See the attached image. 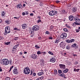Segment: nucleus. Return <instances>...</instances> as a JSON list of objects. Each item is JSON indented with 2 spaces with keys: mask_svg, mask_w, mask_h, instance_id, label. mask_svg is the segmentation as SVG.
Instances as JSON below:
<instances>
[{
  "mask_svg": "<svg viewBox=\"0 0 80 80\" xmlns=\"http://www.w3.org/2000/svg\"><path fill=\"white\" fill-rule=\"evenodd\" d=\"M10 43H11V42H4V43L5 45H8L10 44Z\"/></svg>",
  "mask_w": 80,
  "mask_h": 80,
  "instance_id": "nucleus-28",
  "label": "nucleus"
},
{
  "mask_svg": "<svg viewBox=\"0 0 80 80\" xmlns=\"http://www.w3.org/2000/svg\"><path fill=\"white\" fill-rule=\"evenodd\" d=\"M35 48H37V49L40 48V47L38 46V45H36L35 46Z\"/></svg>",
  "mask_w": 80,
  "mask_h": 80,
  "instance_id": "nucleus-37",
  "label": "nucleus"
},
{
  "mask_svg": "<svg viewBox=\"0 0 80 80\" xmlns=\"http://www.w3.org/2000/svg\"><path fill=\"white\" fill-rule=\"evenodd\" d=\"M48 53L50 55H53V52H52L50 51H48Z\"/></svg>",
  "mask_w": 80,
  "mask_h": 80,
  "instance_id": "nucleus-36",
  "label": "nucleus"
},
{
  "mask_svg": "<svg viewBox=\"0 0 80 80\" xmlns=\"http://www.w3.org/2000/svg\"><path fill=\"white\" fill-rule=\"evenodd\" d=\"M56 3H60V2L58 0H57L56 1Z\"/></svg>",
  "mask_w": 80,
  "mask_h": 80,
  "instance_id": "nucleus-52",
  "label": "nucleus"
},
{
  "mask_svg": "<svg viewBox=\"0 0 80 80\" xmlns=\"http://www.w3.org/2000/svg\"><path fill=\"white\" fill-rule=\"evenodd\" d=\"M27 52H24V54H27Z\"/></svg>",
  "mask_w": 80,
  "mask_h": 80,
  "instance_id": "nucleus-62",
  "label": "nucleus"
},
{
  "mask_svg": "<svg viewBox=\"0 0 80 80\" xmlns=\"http://www.w3.org/2000/svg\"><path fill=\"white\" fill-rule=\"evenodd\" d=\"M76 32H80V29H76Z\"/></svg>",
  "mask_w": 80,
  "mask_h": 80,
  "instance_id": "nucleus-51",
  "label": "nucleus"
},
{
  "mask_svg": "<svg viewBox=\"0 0 80 80\" xmlns=\"http://www.w3.org/2000/svg\"><path fill=\"white\" fill-rule=\"evenodd\" d=\"M75 24H76V25H80V23H78V22H75Z\"/></svg>",
  "mask_w": 80,
  "mask_h": 80,
  "instance_id": "nucleus-45",
  "label": "nucleus"
},
{
  "mask_svg": "<svg viewBox=\"0 0 80 80\" xmlns=\"http://www.w3.org/2000/svg\"><path fill=\"white\" fill-rule=\"evenodd\" d=\"M2 19H0V23H2Z\"/></svg>",
  "mask_w": 80,
  "mask_h": 80,
  "instance_id": "nucleus-63",
  "label": "nucleus"
},
{
  "mask_svg": "<svg viewBox=\"0 0 80 80\" xmlns=\"http://www.w3.org/2000/svg\"><path fill=\"white\" fill-rule=\"evenodd\" d=\"M75 41V40L73 39H71L70 40L69 39H67L66 40V42H67V43H72V42H73Z\"/></svg>",
  "mask_w": 80,
  "mask_h": 80,
  "instance_id": "nucleus-11",
  "label": "nucleus"
},
{
  "mask_svg": "<svg viewBox=\"0 0 80 80\" xmlns=\"http://www.w3.org/2000/svg\"><path fill=\"white\" fill-rule=\"evenodd\" d=\"M60 41V38H57L56 40L55 41V43H58Z\"/></svg>",
  "mask_w": 80,
  "mask_h": 80,
  "instance_id": "nucleus-16",
  "label": "nucleus"
},
{
  "mask_svg": "<svg viewBox=\"0 0 80 80\" xmlns=\"http://www.w3.org/2000/svg\"><path fill=\"white\" fill-rule=\"evenodd\" d=\"M72 48H74L75 49H77L78 48V47L77 45V44L76 43H74L71 46Z\"/></svg>",
  "mask_w": 80,
  "mask_h": 80,
  "instance_id": "nucleus-10",
  "label": "nucleus"
},
{
  "mask_svg": "<svg viewBox=\"0 0 80 80\" xmlns=\"http://www.w3.org/2000/svg\"><path fill=\"white\" fill-rule=\"evenodd\" d=\"M30 16H33V13H31L30 14Z\"/></svg>",
  "mask_w": 80,
  "mask_h": 80,
  "instance_id": "nucleus-56",
  "label": "nucleus"
},
{
  "mask_svg": "<svg viewBox=\"0 0 80 80\" xmlns=\"http://www.w3.org/2000/svg\"><path fill=\"white\" fill-rule=\"evenodd\" d=\"M38 18H39V19H40V18H40V16H38Z\"/></svg>",
  "mask_w": 80,
  "mask_h": 80,
  "instance_id": "nucleus-64",
  "label": "nucleus"
},
{
  "mask_svg": "<svg viewBox=\"0 0 80 80\" xmlns=\"http://www.w3.org/2000/svg\"><path fill=\"white\" fill-rule=\"evenodd\" d=\"M17 28H13V30H17Z\"/></svg>",
  "mask_w": 80,
  "mask_h": 80,
  "instance_id": "nucleus-59",
  "label": "nucleus"
},
{
  "mask_svg": "<svg viewBox=\"0 0 80 80\" xmlns=\"http://www.w3.org/2000/svg\"><path fill=\"white\" fill-rule=\"evenodd\" d=\"M61 77H65V74L64 73H62L60 75Z\"/></svg>",
  "mask_w": 80,
  "mask_h": 80,
  "instance_id": "nucleus-44",
  "label": "nucleus"
},
{
  "mask_svg": "<svg viewBox=\"0 0 80 80\" xmlns=\"http://www.w3.org/2000/svg\"><path fill=\"white\" fill-rule=\"evenodd\" d=\"M79 70H80V69H76V68H74L73 70V71H74V72H78V71H79Z\"/></svg>",
  "mask_w": 80,
  "mask_h": 80,
  "instance_id": "nucleus-30",
  "label": "nucleus"
},
{
  "mask_svg": "<svg viewBox=\"0 0 80 80\" xmlns=\"http://www.w3.org/2000/svg\"><path fill=\"white\" fill-rule=\"evenodd\" d=\"M70 48H71V46L70 45H68L66 46V48L67 50H70Z\"/></svg>",
  "mask_w": 80,
  "mask_h": 80,
  "instance_id": "nucleus-20",
  "label": "nucleus"
},
{
  "mask_svg": "<svg viewBox=\"0 0 80 80\" xmlns=\"http://www.w3.org/2000/svg\"><path fill=\"white\" fill-rule=\"evenodd\" d=\"M74 20H75V21H76V22H80V19H79V18H75Z\"/></svg>",
  "mask_w": 80,
  "mask_h": 80,
  "instance_id": "nucleus-23",
  "label": "nucleus"
},
{
  "mask_svg": "<svg viewBox=\"0 0 80 80\" xmlns=\"http://www.w3.org/2000/svg\"><path fill=\"white\" fill-rule=\"evenodd\" d=\"M44 78V77L43 76H42L39 78H38L37 79V80H42V79H43Z\"/></svg>",
  "mask_w": 80,
  "mask_h": 80,
  "instance_id": "nucleus-22",
  "label": "nucleus"
},
{
  "mask_svg": "<svg viewBox=\"0 0 80 80\" xmlns=\"http://www.w3.org/2000/svg\"><path fill=\"white\" fill-rule=\"evenodd\" d=\"M32 75H33V76H36V73H33Z\"/></svg>",
  "mask_w": 80,
  "mask_h": 80,
  "instance_id": "nucleus-53",
  "label": "nucleus"
},
{
  "mask_svg": "<svg viewBox=\"0 0 80 80\" xmlns=\"http://www.w3.org/2000/svg\"><path fill=\"white\" fill-rule=\"evenodd\" d=\"M43 72H41L38 73V76H41V75H43Z\"/></svg>",
  "mask_w": 80,
  "mask_h": 80,
  "instance_id": "nucleus-25",
  "label": "nucleus"
},
{
  "mask_svg": "<svg viewBox=\"0 0 80 80\" xmlns=\"http://www.w3.org/2000/svg\"><path fill=\"white\" fill-rule=\"evenodd\" d=\"M19 54L20 55H23V52H19Z\"/></svg>",
  "mask_w": 80,
  "mask_h": 80,
  "instance_id": "nucleus-50",
  "label": "nucleus"
},
{
  "mask_svg": "<svg viewBox=\"0 0 80 80\" xmlns=\"http://www.w3.org/2000/svg\"><path fill=\"white\" fill-rule=\"evenodd\" d=\"M2 71L3 70H2V67H0V72H2Z\"/></svg>",
  "mask_w": 80,
  "mask_h": 80,
  "instance_id": "nucleus-46",
  "label": "nucleus"
},
{
  "mask_svg": "<svg viewBox=\"0 0 80 80\" xmlns=\"http://www.w3.org/2000/svg\"><path fill=\"white\" fill-rule=\"evenodd\" d=\"M25 12H23L22 13V15H25Z\"/></svg>",
  "mask_w": 80,
  "mask_h": 80,
  "instance_id": "nucleus-57",
  "label": "nucleus"
},
{
  "mask_svg": "<svg viewBox=\"0 0 80 80\" xmlns=\"http://www.w3.org/2000/svg\"><path fill=\"white\" fill-rule=\"evenodd\" d=\"M67 27H68V28H70V26H69L68 25L67 26Z\"/></svg>",
  "mask_w": 80,
  "mask_h": 80,
  "instance_id": "nucleus-60",
  "label": "nucleus"
},
{
  "mask_svg": "<svg viewBox=\"0 0 80 80\" xmlns=\"http://www.w3.org/2000/svg\"><path fill=\"white\" fill-rule=\"evenodd\" d=\"M67 33L65 32H63L60 35V38H63V39H64V38H65L66 37H67Z\"/></svg>",
  "mask_w": 80,
  "mask_h": 80,
  "instance_id": "nucleus-4",
  "label": "nucleus"
},
{
  "mask_svg": "<svg viewBox=\"0 0 80 80\" xmlns=\"http://www.w3.org/2000/svg\"><path fill=\"white\" fill-rule=\"evenodd\" d=\"M76 11H77V8H72V12H75Z\"/></svg>",
  "mask_w": 80,
  "mask_h": 80,
  "instance_id": "nucleus-26",
  "label": "nucleus"
},
{
  "mask_svg": "<svg viewBox=\"0 0 80 80\" xmlns=\"http://www.w3.org/2000/svg\"><path fill=\"white\" fill-rule=\"evenodd\" d=\"M5 13L4 11H3L2 12V18H5Z\"/></svg>",
  "mask_w": 80,
  "mask_h": 80,
  "instance_id": "nucleus-21",
  "label": "nucleus"
},
{
  "mask_svg": "<svg viewBox=\"0 0 80 80\" xmlns=\"http://www.w3.org/2000/svg\"><path fill=\"white\" fill-rule=\"evenodd\" d=\"M10 22H11L10 21H8V20L6 21V22L7 23V24H10Z\"/></svg>",
  "mask_w": 80,
  "mask_h": 80,
  "instance_id": "nucleus-35",
  "label": "nucleus"
},
{
  "mask_svg": "<svg viewBox=\"0 0 80 80\" xmlns=\"http://www.w3.org/2000/svg\"><path fill=\"white\" fill-rule=\"evenodd\" d=\"M13 72L14 74H17L18 73V68L17 67H15L13 68Z\"/></svg>",
  "mask_w": 80,
  "mask_h": 80,
  "instance_id": "nucleus-6",
  "label": "nucleus"
},
{
  "mask_svg": "<svg viewBox=\"0 0 80 80\" xmlns=\"http://www.w3.org/2000/svg\"><path fill=\"white\" fill-rule=\"evenodd\" d=\"M63 30L65 32H68V29H67V28H64L63 29Z\"/></svg>",
  "mask_w": 80,
  "mask_h": 80,
  "instance_id": "nucleus-34",
  "label": "nucleus"
},
{
  "mask_svg": "<svg viewBox=\"0 0 80 80\" xmlns=\"http://www.w3.org/2000/svg\"><path fill=\"white\" fill-rule=\"evenodd\" d=\"M32 73H33V72H32V71H31V73L30 74L31 75H32Z\"/></svg>",
  "mask_w": 80,
  "mask_h": 80,
  "instance_id": "nucleus-61",
  "label": "nucleus"
},
{
  "mask_svg": "<svg viewBox=\"0 0 80 80\" xmlns=\"http://www.w3.org/2000/svg\"><path fill=\"white\" fill-rule=\"evenodd\" d=\"M16 30H17V31H20V29H18L17 28Z\"/></svg>",
  "mask_w": 80,
  "mask_h": 80,
  "instance_id": "nucleus-58",
  "label": "nucleus"
},
{
  "mask_svg": "<svg viewBox=\"0 0 80 80\" xmlns=\"http://www.w3.org/2000/svg\"><path fill=\"white\" fill-rule=\"evenodd\" d=\"M45 33L46 34H47V35H49V34H50V32L49 31H47Z\"/></svg>",
  "mask_w": 80,
  "mask_h": 80,
  "instance_id": "nucleus-41",
  "label": "nucleus"
},
{
  "mask_svg": "<svg viewBox=\"0 0 80 80\" xmlns=\"http://www.w3.org/2000/svg\"><path fill=\"white\" fill-rule=\"evenodd\" d=\"M10 33V27L7 26L5 28V31L4 33V35H7V33Z\"/></svg>",
  "mask_w": 80,
  "mask_h": 80,
  "instance_id": "nucleus-3",
  "label": "nucleus"
},
{
  "mask_svg": "<svg viewBox=\"0 0 80 80\" xmlns=\"http://www.w3.org/2000/svg\"><path fill=\"white\" fill-rule=\"evenodd\" d=\"M0 63L3 65H7L9 63V61L7 59H4L0 61Z\"/></svg>",
  "mask_w": 80,
  "mask_h": 80,
  "instance_id": "nucleus-1",
  "label": "nucleus"
},
{
  "mask_svg": "<svg viewBox=\"0 0 80 80\" xmlns=\"http://www.w3.org/2000/svg\"><path fill=\"white\" fill-rule=\"evenodd\" d=\"M49 39L50 40H52V39H53V38L51 37H49Z\"/></svg>",
  "mask_w": 80,
  "mask_h": 80,
  "instance_id": "nucleus-54",
  "label": "nucleus"
},
{
  "mask_svg": "<svg viewBox=\"0 0 80 80\" xmlns=\"http://www.w3.org/2000/svg\"><path fill=\"white\" fill-rule=\"evenodd\" d=\"M62 42L61 43V47H62V48L64 49L65 48V46L66 45V44L65 43L63 42L62 43Z\"/></svg>",
  "mask_w": 80,
  "mask_h": 80,
  "instance_id": "nucleus-13",
  "label": "nucleus"
},
{
  "mask_svg": "<svg viewBox=\"0 0 80 80\" xmlns=\"http://www.w3.org/2000/svg\"><path fill=\"white\" fill-rule=\"evenodd\" d=\"M18 37H15L14 38V40H18Z\"/></svg>",
  "mask_w": 80,
  "mask_h": 80,
  "instance_id": "nucleus-42",
  "label": "nucleus"
},
{
  "mask_svg": "<svg viewBox=\"0 0 80 80\" xmlns=\"http://www.w3.org/2000/svg\"><path fill=\"white\" fill-rule=\"evenodd\" d=\"M37 54L38 55H40H40H42V52H41L40 51H38L37 52Z\"/></svg>",
  "mask_w": 80,
  "mask_h": 80,
  "instance_id": "nucleus-32",
  "label": "nucleus"
},
{
  "mask_svg": "<svg viewBox=\"0 0 80 80\" xmlns=\"http://www.w3.org/2000/svg\"><path fill=\"white\" fill-rule=\"evenodd\" d=\"M37 23H40V22H42V20L41 19H38L37 21Z\"/></svg>",
  "mask_w": 80,
  "mask_h": 80,
  "instance_id": "nucleus-39",
  "label": "nucleus"
},
{
  "mask_svg": "<svg viewBox=\"0 0 80 80\" xmlns=\"http://www.w3.org/2000/svg\"><path fill=\"white\" fill-rule=\"evenodd\" d=\"M59 67L60 68H61L62 70H64V69H65V68H66L65 65L63 64H59Z\"/></svg>",
  "mask_w": 80,
  "mask_h": 80,
  "instance_id": "nucleus-9",
  "label": "nucleus"
},
{
  "mask_svg": "<svg viewBox=\"0 0 80 80\" xmlns=\"http://www.w3.org/2000/svg\"><path fill=\"white\" fill-rule=\"evenodd\" d=\"M29 31V32L30 33V34H31V35H35V32H34V31H32L31 29H30Z\"/></svg>",
  "mask_w": 80,
  "mask_h": 80,
  "instance_id": "nucleus-18",
  "label": "nucleus"
},
{
  "mask_svg": "<svg viewBox=\"0 0 80 80\" xmlns=\"http://www.w3.org/2000/svg\"><path fill=\"white\" fill-rule=\"evenodd\" d=\"M10 62V65H12V62H11V61H9V63Z\"/></svg>",
  "mask_w": 80,
  "mask_h": 80,
  "instance_id": "nucleus-48",
  "label": "nucleus"
},
{
  "mask_svg": "<svg viewBox=\"0 0 80 80\" xmlns=\"http://www.w3.org/2000/svg\"><path fill=\"white\" fill-rule=\"evenodd\" d=\"M42 55H45V54H46V53H46V52H42Z\"/></svg>",
  "mask_w": 80,
  "mask_h": 80,
  "instance_id": "nucleus-40",
  "label": "nucleus"
},
{
  "mask_svg": "<svg viewBox=\"0 0 80 80\" xmlns=\"http://www.w3.org/2000/svg\"><path fill=\"white\" fill-rule=\"evenodd\" d=\"M41 72H42V73H43V74H44V71H43V70H41Z\"/></svg>",
  "mask_w": 80,
  "mask_h": 80,
  "instance_id": "nucleus-55",
  "label": "nucleus"
},
{
  "mask_svg": "<svg viewBox=\"0 0 80 80\" xmlns=\"http://www.w3.org/2000/svg\"><path fill=\"white\" fill-rule=\"evenodd\" d=\"M57 13V12L55 11H52L50 12H49V15H50V16H53L54 15H56Z\"/></svg>",
  "mask_w": 80,
  "mask_h": 80,
  "instance_id": "nucleus-5",
  "label": "nucleus"
},
{
  "mask_svg": "<svg viewBox=\"0 0 80 80\" xmlns=\"http://www.w3.org/2000/svg\"><path fill=\"white\" fill-rule=\"evenodd\" d=\"M23 72L25 74L28 75L30 72V69H29L28 67H26L24 69Z\"/></svg>",
  "mask_w": 80,
  "mask_h": 80,
  "instance_id": "nucleus-2",
  "label": "nucleus"
},
{
  "mask_svg": "<svg viewBox=\"0 0 80 80\" xmlns=\"http://www.w3.org/2000/svg\"><path fill=\"white\" fill-rule=\"evenodd\" d=\"M62 13H66V11L64 10H62Z\"/></svg>",
  "mask_w": 80,
  "mask_h": 80,
  "instance_id": "nucleus-38",
  "label": "nucleus"
},
{
  "mask_svg": "<svg viewBox=\"0 0 80 80\" xmlns=\"http://www.w3.org/2000/svg\"><path fill=\"white\" fill-rule=\"evenodd\" d=\"M54 73L55 75H57L58 74V72H57V70L55 69L54 70Z\"/></svg>",
  "mask_w": 80,
  "mask_h": 80,
  "instance_id": "nucleus-27",
  "label": "nucleus"
},
{
  "mask_svg": "<svg viewBox=\"0 0 80 80\" xmlns=\"http://www.w3.org/2000/svg\"><path fill=\"white\" fill-rule=\"evenodd\" d=\"M31 57L33 58V59H35L37 58V56L35 54H32L31 55Z\"/></svg>",
  "mask_w": 80,
  "mask_h": 80,
  "instance_id": "nucleus-12",
  "label": "nucleus"
},
{
  "mask_svg": "<svg viewBox=\"0 0 80 80\" xmlns=\"http://www.w3.org/2000/svg\"><path fill=\"white\" fill-rule=\"evenodd\" d=\"M19 44H18L15 45L14 46V47L12 48V51H13V52H14V51H15V50H16V49L17 48V47H18L19 46Z\"/></svg>",
  "mask_w": 80,
  "mask_h": 80,
  "instance_id": "nucleus-14",
  "label": "nucleus"
},
{
  "mask_svg": "<svg viewBox=\"0 0 80 80\" xmlns=\"http://www.w3.org/2000/svg\"><path fill=\"white\" fill-rule=\"evenodd\" d=\"M56 61V59L54 58H52L50 60V62L52 63H54Z\"/></svg>",
  "mask_w": 80,
  "mask_h": 80,
  "instance_id": "nucleus-15",
  "label": "nucleus"
},
{
  "mask_svg": "<svg viewBox=\"0 0 80 80\" xmlns=\"http://www.w3.org/2000/svg\"><path fill=\"white\" fill-rule=\"evenodd\" d=\"M5 80H12V78L8 77H6L5 78Z\"/></svg>",
  "mask_w": 80,
  "mask_h": 80,
  "instance_id": "nucleus-24",
  "label": "nucleus"
},
{
  "mask_svg": "<svg viewBox=\"0 0 80 80\" xmlns=\"http://www.w3.org/2000/svg\"><path fill=\"white\" fill-rule=\"evenodd\" d=\"M58 73L60 74H61L62 73V71L61 70L59 69L58 70Z\"/></svg>",
  "mask_w": 80,
  "mask_h": 80,
  "instance_id": "nucleus-33",
  "label": "nucleus"
},
{
  "mask_svg": "<svg viewBox=\"0 0 80 80\" xmlns=\"http://www.w3.org/2000/svg\"><path fill=\"white\" fill-rule=\"evenodd\" d=\"M62 72L63 73H67L68 72V69L66 68L64 70H62Z\"/></svg>",
  "mask_w": 80,
  "mask_h": 80,
  "instance_id": "nucleus-19",
  "label": "nucleus"
},
{
  "mask_svg": "<svg viewBox=\"0 0 80 80\" xmlns=\"http://www.w3.org/2000/svg\"><path fill=\"white\" fill-rule=\"evenodd\" d=\"M18 7L19 8H20L21 7H22V5H21V4H19L18 5Z\"/></svg>",
  "mask_w": 80,
  "mask_h": 80,
  "instance_id": "nucleus-29",
  "label": "nucleus"
},
{
  "mask_svg": "<svg viewBox=\"0 0 80 80\" xmlns=\"http://www.w3.org/2000/svg\"><path fill=\"white\" fill-rule=\"evenodd\" d=\"M68 18L70 21H73V20L74 21L75 18L73 16L71 15L68 17Z\"/></svg>",
  "mask_w": 80,
  "mask_h": 80,
  "instance_id": "nucleus-8",
  "label": "nucleus"
},
{
  "mask_svg": "<svg viewBox=\"0 0 80 80\" xmlns=\"http://www.w3.org/2000/svg\"><path fill=\"white\" fill-rule=\"evenodd\" d=\"M0 38L2 40H3V39H4V38H3V37H2V36H0Z\"/></svg>",
  "mask_w": 80,
  "mask_h": 80,
  "instance_id": "nucleus-47",
  "label": "nucleus"
},
{
  "mask_svg": "<svg viewBox=\"0 0 80 80\" xmlns=\"http://www.w3.org/2000/svg\"><path fill=\"white\" fill-rule=\"evenodd\" d=\"M53 28V26H50V30H51V29H52V28Z\"/></svg>",
  "mask_w": 80,
  "mask_h": 80,
  "instance_id": "nucleus-49",
  "label": "nucleus"
},
{
  "mask_svg": "<svg viewBox=\"0 0 80 80\" xmlns=\"http://www.w3.org/2000/svg\"><path fill=\"white\" fill-rule=\"evenodd\" d=\"M13 67H14L13 66H12L11 67H10L9 69V72H10L11 70H12L13 69Z\"/></svg>",
  "mask_w": 80,
  "mask_h": 80,
  "instance_id": "nucleus-31",
  "label": "nucleus"
},
{
  "mask_svg": "<svg viewBox=\"0 0 80 80\" xmlns=\"http://www.w3.org/2000/svg\"><path fill=\"white\" fill-rule=\"evenodd\" d=\"M22 27L23 29H25L26 27H27V26L26 24H24L22 25Z\"/></svg>",
  "mask_w": 80,
  "mask_h": 80,
  "instance_id": "nucleus-17",
  "label": "nucleus"
},
{
  "mask_svg": "<svg viewBox=\"0 0 80 80\" xmlns=\"http://www.w3.org/2000/svg\"><path fill=\"white\" fill-rule=\"evenodd\" d=\"M25 12L26 15H28V12L27 11H25Z\"/></svg>",
  "mask_w": 80,
  "mask_h": 80,
  "instance_id": "nucleus-43",
  "label": "nucleus"
},
{
  "mask_svg": "<svg viewBox=\"0 0 80 80\" xmlns=\"http://www.w3.org/2000/svg\"><path fill=\"white\" fill-rule=\"evenodd\" d=\"M38 29H39L38 27L36 25L34 26L32 28V30L33 31H37Z\"/></svg>",
  "mask_w": 80,
  "mask_h": 80,
  "instance_id": "nucleus-7",
  "label": "nucleus"
}]
</instances>
